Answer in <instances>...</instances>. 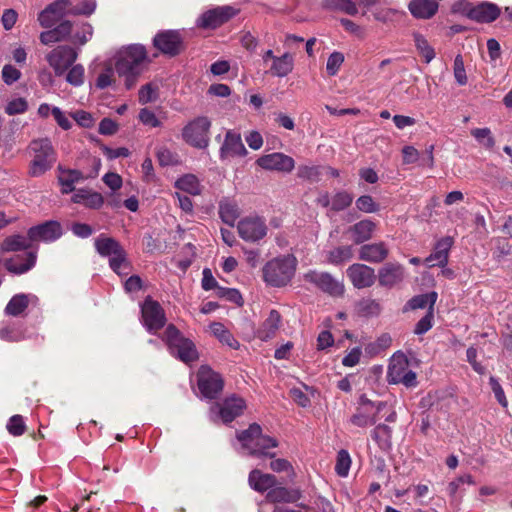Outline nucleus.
<instances>
[{"label": "nucleus", "mask_w": 512, "mask_h": 512, "mask_svg": "<svg viewBox=\"0 0 512 512\" xmlns=\"http://www.w3.org/2000/svg\"><path fill=\"white\" fill-rule=\"evenodd\" d=\"M353 201V197L346 191L337 192L331 201V208L334 211H341L349 207Z\"/></svg>", "instance_id": "603ef678"}, {"label": "nucleus", "mask_w": 512, "mask_h": 512, "mask_svg": "<svg viewBox=\"0 0 512 512\" xmlns=\"http://www.w3.org/2000/svg\"><path fill=\"white\" fill-rule=\"evenodd\" d=\"M211 330L214 336H216L220 342L226 344L232 349H238L240 343L234 338V336L225 328L221 323H213Z\"/></svg>", "instance_id": "4c0bfd02"}, {"label": "nucleus", "mask_w": 512, "mask_h": 512, "mask_svg": "<svg viewBox=\"0 0 512 512\" xmlns=\"http://www.w3.org/2000/svg\"><path fill=\"white\" fill-rule=\"evenodd\" d=\"M29 148L33 159L29 166V175L39 177L49 171L57 160L56 151L49 138H39L31 141Z\"/></svg>", "instance_id": "20e7f679"}, {"label": "nucleus", "mask_w": 512, "mask_h": 512, "mask_svg": "<svg viewBox=\"0 0 512 512\" xmlns=\"http://www.w3.org/2000/svg\"><path fill=\"white\" fill-rule=\"evenodd\" d=\"M281 324V315L277 310H271L268 317L259 327L256 336L262 341L272 339L278 331Z\"/></svg>", "instance_id": "a878e982"}, {"label": "nucleus", "mask_w": 512, "mask_h": 512, "mask_svg": "<svg viewBox=\"0 0 512 512\" xmlns=\"http://www.w3.org/2000/svg\"><path fill=\"white\" fill-rule=\"evenodd\" d=\"M28 108L27 101L24 98H16L8 102L5 112L8 115L24 113Z\"/></svg>", "instance_id": "69168bd1"}, {"label": "nucleus", "mask_w": 512, "mask_h": 512, "mask_svg": "<svg viewBox=\"0 0 512 512\" xmlns=\"http://www.w3.org/2000/svg\"><path fill=\"white\" fill-rule=\"evenodd\" d=\"M437 293L436 292H430L426 294H421L414 296L411 298L407 304L405 305L404 310H416V309H424L428 307V309L434 310V305L437 301Z\"/></svg>", "instance_id": "473e14b6"}, {"label": "nucleus", "mask_w": 512, "mask_h": 512, "mask_svg": "<svg viewBox=\"0 0 512 512\" xmlns=\"http://www.w3.org/2000/svg\"><path fill=\"white\" fill-rule=\"evenodd\" d=\"M109 265L111 269L118 275H127L129 270V262L126 258L124 249L121 253H118L109 258Z\"/></svg>", "instance_id": "49530a36"}, {"label": "nucleus", "mask_w": 512, "mask_h": 512, "mask_svg": "<svg viewBox=\"0 0 512 512\" xmlns=\"http://www.w3.org/2000/svg\"><path fill=\"white\" fill-rule=\"evenodd\" d=\"M148 62L147 51L141 44L121 47L114 56L115 71L124 78L126 89H132Z\"/></svg>", "instance_id": "f257e3e1"}, {"label": "nucleus", "mask_w": 512, "mask_h": 512, "mask_svg": "<svg viewBox=\"0 0 512 512\" xmlns=\"http://www.w3.org/2000/svg\"><path fill=\"white\" fill-rule=\"evenodd\" d=\"M376 224L369 220H361L349 228V232L352 234L353 241L356 244H361L369 240L375 230Z\"/></svg>", "instance_id": "c85d7f7f"}, {"label": "nucleus", "mask_w": 512, "mask_h": 512, "mask_svg": "<svg viewBox=\"0 0 512 512\" xmlns=\"http://www.w3.org/2000/svg\"><path fill=\"white\" fill-rule=\"evenodd\" d=\"M500 15V8L489 2H483L469 11V17L479 23H491Z\"/></svg>", "instance_id": "b1692460"}, {"label": "nucleus", "mask_w": 512, "mask_h": 512, "mask_svg": "<svg viewBox=\"0 0 512 512\" xmlns=\"http://www.w3.org/2000/svg\"><path fill=\"white\" fill-rule=\"evenodd\" d=\"M237 439L248 454L258 458H273L276 453L270 449L278 446L277 439L262 433L259 424L253 423L246 430L237 434Z\"/></svg>", "instance_id": "f03ea898"}, {"label": "nucleus", "mask_w": 512, "mask_h": 512, "mask_svg": "<svg viewBox=\"0 0 512 512\" xmlns=\"http://www.w3.org/2000/svg\"><path fill=\"white\" fill-rule=\"evenodd\" d=\"M58 172V181L63 194L73 192L75 184L83 179L82 172L76 169H65L62 166H58Z\"/></svg>", "instance_id": "cd10ccee"}, {"label": "nucleus", "mask_w": 512, "mask_h": 512, "mask_svg": "<svg viewBox=\"0 0 512 512\" xmlns=\"http://www.w3.org/2000/svg\"><path fill=\"white\" fill-rule=\"evenodd\" d=\"M354 250L351 245H343L333 248L326 254L327 262L332 265H340L353 258Z\"/></svg>", "instance_id": "72a5a7b5"}, {"label": "nucleus", "mask_w": 512, "mask_h": 512, "mask_svg": "<svg viewBox=\"0 0 512 512\" xmlns=\"http://www.w3.org/2000/svg\"><path fill=\"white\" fill-rule=\"evenodd\" d=\"M356 207L360 211L365 212V213H373V212L378 211V209H379L378 204L375 203L373 198L369 195L360 196L356 200Z\"/></svg>", "instance_id": "bf43d9fd"}, {"label": "nucleus", "mask_w": 512, "mask_h": 512, "mask_svg": "<svg viewBox=\"0 0 512 512\" xmlns=\"http://www.w3.org/2000/svg\"><path fill=\"white\" fill-rule=\"evenodd\" d=\"M344 62V55L341 52H333L328 57L326 70L328 75L335 76Z\"/></svg>", "instance_id": "5fc2aeb1"}, {"label": "nucleus", "mask_w": 512, "mask_h": 512, "mask_svg": "<svg viewBox=\"0 0 512 512\" xmlns=\"http://www.w3.org/2000/svg\"><path fill=\"white\" fill-rule=\"evenodd\" d=\"M198 388L202 395L214 399L223 389V379L208 366H201L198 373Z\"/></svg>", "instance_id": "9b49d317"}, {"label": "nucleus", "mask_w": 512, "mask_h": 512, "mask_svg": "<svg viewBox=\"0 0 512 512\" xmlns=\"http://www.w3.org/2000/svg\"><path fill=\"white\" fill-rule=\"evenodd\" d=\"M248 482L255 491L265 492L274 487L277 480L272 474H265L258 469H254L249 473Z\"/></svg>", "instance_id": "bb28decb"}, {"label": "nucleus", "mask_w": 512, "mask_h": 512, "mask_svg": "<svg viewBox=\"0 0 512 512\" xmlns=\"http://www.w3.org/2000/svg\"><path fill=\"white\" fill-rule=\"evenodd\" d=\"M36 252L18 254L5 261L6 269L14 274H23L34 267L36 263Z\"/></svg>", "instance_id": "4be33fe9"}, {"label": "nucleus", "mask_w": 512, "mask_h": 512, "mask_svg": "<svg viewBox=\"0 0 512 512\" xmlns=\"http://www.w3.org/2000/svg\"><path fill=\"white\" fill-rule=\"evenodd\" d=\"M346 274L357 289L371 287L377 278L372 267L360 263L350 265L346 270Z\"/></svg>", "instance_id": "dca6fc26"}, {"label": "nucleus", "mask_w": 512, "mask_h": 512, "mask_svg": "<svg viewBox=\"0 0 512 512\" xmlns=\"http://www.w3.org/2000/svg\"><path fill=\"white\" fill-rule=\"evenodd\" d=\"M237 12L238 10L230 5L218 6L204 12L199 17L197 24L201 28L215 29L229 21Z\"/></svg>", "instance_id": "ddd939ff"}, {"label": "nucleus", "mask_w": 512, "mask_h": 512, "mask_svg": "<svg viewBox=\"0 0 512 512\" xmlns=\"http://www.w3.org/2000/svg\"><path fill=\"white\" fill-rule=\"evenodd\" d=\"M219 215L224 223L233 227L239 217L238 206L228 201L221 202L219 205Z\"/></svg>", "instance_id": "58836bf2"}, {"label": "nucleus", "mask_w": 512, "mask_h": 512, "mask_svg": "<svg viewBox=\"0 0 512 512\" xmlns=\"http://www.w3.org/2000/svg\"><path fill=\"white\" fill-rule=\"evenodd\" d=\"M327 8L339 9L349 15H356L358 9L352 0H326Z\"/></svg>", "instance_id": "3c124183"}, {"label": "nucleus", "mask_w": 512, "mask_h": 512, "mask_svg": "<svg viewBox=\"0 0 512 512\" xmlns=\"http://www.w3.org/2000/svg\"><path fill=\"white\" fill-rule=\"evenodd\" d=\"M409 369L408 360L404 355H394L388 366L387 379L389 383L396 384V379L401 378Z\"/></svg>", "instance_id": "2f4dec72"}, {"label": "nucleus", "mask_w": 512, "mask_h": 512, "mask_svg": "<svg viewBox=\"0 0 512 512\" xmlns=\"http://www.w3.org/2000/svg\"><path fill=\"white\" fill-rule=\"evenodd\" d=\"M453 70L456 82L461 86L465 85L467 83V76L464 67V61L461 55H457L455 57Z\"/></svg>", "instance_id": "052dcab7"}, {"label": "nucleus", "mask_w": 512, "mask_h": 512, "mask_svg": "<svg viewBox=\"0 0 512 512\" xmlns=\"http://www.w3.org/2000/svg\"><path fill=\"white\" fill-rule=\"evenodd\" d=\"M93 36V27L90 23L84 22L80 26V30L74 35L76 42L80 45L86 44Z\"/></svg>", "instance_id": "338daca9"}, {"label": "nucleus", "mask_w": 512, "mask_h": 512, "mask_svg": "<svg viewBox=\"0 0 512 512\" xmlns=\"http://www.w3.org/2000/svg\"><path fill=\"white\" fill-rule=\"evenodd\" d=\"M433 320L434 311L433 309H428L426 315L416 323L414 333L416 335H422L429 331L433 326Z\"/></svg>", "instance_id": "6e6d98bb"}, {"label": "nucleus", "mask_w": 512, "mask_h": 512, "mask_svg": "<svg viewBox=\"0 0 512 512\" xmlns=\"http://www.w3.org/2000/svg\"><path fill=\"white\" fill-rule=\"evenodd\" d=\"M95 9H96L95 0H85L77 5H73L72 2L69 0V4L67 5V8L65 9V16L66 15L90 16L94 13Z\"/></svg>", "instance_id": "ea45409f"}, {"label": "nucleus", "mask_w": 512, "mask_h": 512, "mask_svg": "<svg viewBox=\"0 0 512 512\" xmlns=\"http://www.w3.org/2000/svg\"><path fill=\"white\" fill-rule=\"evenodd\" d=\"M256 163L262 169L282 173H290L295 168L294 159L281 152L263 155L257 159Z\"/></svg>", "instance_id": "4468645a"}, {"label": "nucleus", "mask_w": 512, "mask_h": 512, "mask_svg": "<svg viewBox=\"0 0 512 512\" xmlns=\"http://www.w3.org/2000/svg\"><path fill=\"white\" fill-rule=\"evenodd\" d=\"M298 261L292 254L277 256L269 260L262 269L264 282L272 287H284L293 279Z\"/></svg>", "instance_id": "7ed1b4c3"}, {"label": "nucleus", "mask_w": 512, "mask_h": 512, "mask_svg": "<svg viewBox=\"0 0 512 512\" xmlns=\"http://www.w3.org/2000/svg\"><path fill=\"white\" fill-rule=\"evenodd\" d=\"M25 423L21 415H14L9 419L7 430L14 436H20L25 432Z\"/></svg>", "instance_id": "13d9d810"}, {"label": "nucleus", "mask_w": 512, "mask_h": 512, "mask_svg": "<svg viewBox=\"0 0 512 512\" xmlns=\"http://www.w3.org/2000/svg\"><path fill=\"white\" fill-rule=\"evenodd\" d=\"M413 38L418 53L423 57L426 63H430L435 58L434 48L428 43L427 39L419 33H414Z\"/></svg>", "instance_id": "79ce46f5"}, {"label": "nucleus", "mask_w": 512, "mask_h": 512, "mask_svg": "<svg viewBox=\"0 0 512 512\" xmlns=\"http://www.w3.org/2000/svg\"><path fill=\"white\" fill-rule=\"evenodd\" d=\"M29 305V296L26 294L14 295L5 307V313L10 316H19Z\"/></svg>", "instance_id": "e433bc0d"}, {"label": "nucleus", "mask_w": 512, "mask_h": 512, "mask_svg": "<svg viewBox=\"0 0 512 512\" xmlns=\"http://www.w3.org/2000/svg\"><path fill=\"white\" fill-rule=\"evenodd\" d=\"M351 466V458L347 450L341 449L337 454L335 471L340 477H346Z\"/></svg>", "instance_id": "de8ad7c7"}, {"label": "nucleus", "mask_w": 512, "mask_h": 512, "mask_svg": "<svg viewBox=\"0 0 512 512\" xmlns=\"http://www.w3.org/2000/svg\"><path fill=\"white\" fill-rule=\"evenodd\" d=\"M392 429L386 424H379L371 431L372 439L380 447H388L391 444Z\"/></svg>", "instance_id": "c03bdc74"}, {"label": "nucleus", "mask_w": 512, "mask_h": 512, "mask_svg": "<svg viewBox=\"0 0 512 512\" xmlns=\"http://www.w3.org/2000/svg\"><path fill=\"white\" fill-rule=\"evenodd\" d=\"M297 175L301 179L317 182L320 180L321 167L320 166H299Z\"/></svg>", "instance_id": "864d4df0"}, {"label": "nucleus", "mask_w": 512, "mask_h": 512, "mask_svg": "<svg viewBox=\"0 0 512 512\" xmlns=\"http://www.w3.org/2000/svg\"><path fill=\"white\" fill-rule=\"evenodd\" d=\"M63 234V229L58 221L49 220L28 230L29 239L33 242H54Z\"/></svg>", "instance_id": "2eb2a0df"}, {"label": "nucleus", "mask_w": 512, "mask_h": 512, "mask_svg": "<svg viewBox=\"0 0 512 512\" xmlns=\"http://www.w3.org/2000/svg\"><path fill=\"white\" fill-rule=\"evenodd\" d=\"M512 246L507 238H497L494 250L495 258L500 261L503 257L511 254Z\"/></svg>", "instance_id": "0e129e2a"}, {"label": "nucleus", "mask_w": 512, "mask_h": 512, "mask_svg": "<svg viewBox=\"0 0 512 512\" xmlns=\"http://www.w3.org/2000/svg\"><path fill=\"white\" fill-rule=\"evenodd\" d=\"M211 121L206 116H200L188 122L182 129L183 140L192 147L205 149L210 142L209 132Z\"/></svg>", "instance_id": "423d86ee"}, {"label": "nucleus", "mask_w": 512, "mask_h": 512, "mask_svg": "<svg viewBox=\"0 0 512 512\" xmlns=\"http://www.w3.org/2000/svg\"><path fill=\"white\" fill-rule=\"evenodd\" d=\"M245 407L244 399L233 395L225 398L221 403H214L210 408V418L213 422L221 420L224 423H230L243 413Z\"/></svg>", "instance_id": "0eeeda50"}, {"label": "nucleus", "mask_w": 512, "mask_h": 512, "mask_svg": "<svg viewBox=\"0 0 512 512\" xmlns=\"http://www.w3.org/2000/svg\"><path fill=\"white\" fill-rule=\"evenodd\" d=\"M176 187L182 191H185L191 195H198L201 192L200 182L198 178L193 174H186L179 178L176 183Z\"/></svg>", "instance_id": "a19ab883"}, {"label": "nucleus", "mask_w": 512, "mask_h": 512, "mask_svg": "<svg viewBox=\"0 0 512 512\" xmlns=\"http://www.w3.org/2000/svg\"><path fill=\"white\" fill-rule=\"evenodd\" d=\"M85 79V69L81 64L72 65L66 74V81L75 86H81Z\"/></svg>", "instance_id": "8fccbe9b"}, {"label": "nucleus", "mask_w": 512, "mask_h": 512, "mask_svg": "<svg viewBox=\"0 0 512 512\" xmlns=\"http://www.w3.org/2000/svg\"><path fill=\"white\" fill-rule=\"evenodd\" d=\"M216 295L237 304H241L242 301V296L239 291L233 288L217 287Z\"/></svg>", "instance_id": "774afa93"}, {"label": "nucleus", "mask_w": 512, "mask_h": 512, "mask_svg": "<svg viewBox=\"0 0 512 512\" xmlns=\"http://www.w3.org/2000/svg\"><path fill=\"white\" fill-rule=\"evenodd\" d=\"M32 243L33 241L29 239L28 235L25 237L23 235L17 234L7 237L3 241L1 248L6 252L20 251L29 249Z\"/></svg>", "instance_id": "f704fd0d"}, {"label": "nucleus", "mask_w": 512, "mask_h": 512, "mask_svg": "<svg viewBox=\"0 0 512 512\" xmlns=\"http://www.w3.org/2000/svg\"><path fill=\"white\" fill-rule=\"evenodd\" d=\"M246 153L240 134L228 131L220 148V158L225 160L230 157L244 156Z\"/></svg>", "instance_id": "aec40b11"}, {"label": "nucleus", "mask_w": 512, "mask_h": 512, "mask_svg": "<svg viewBox=\"0 0 512 512\" xmlns=\"http://www.w3.org/2000/svg\"><path fill=\"white\" fill-rule=\"evenodd\" d=\"M96 251L104 257L111 258L112 256L121 253L123 250L122 246L114 238L100 235L95 239Z\"/></svg>", "instance_id": "7c9ffc66"}, {"label": "nucleus", "mask_w": 512, "mask_h": 512, "mask_svg": "<svg viewBox=\"0 0 512 512\" xmlns=\"http://www.w3.org/2000/svg\"><path fill=\"white\" fill-rule=\"evenodd\" d=\"M300 496L301 495L298 490H290L283 486H274L268 491L266 498L268 501L273 503H289L299 500Z\"/></svg>", "instance_id": "c756f323"}, {"label": "nucleus", "mask_w": 512, "mask_h": 512, "mask_svg": "<svg viewBox=\"0 0 512 512\" xmlns=\"http://www.w3.org/2000/svg\"><path fill=\"white\" fill-rule=\"evenodd\" d=\"M156 157L161 166H176L180 164V157L178 153L165 146L157 149Z\"/></svg>", "instance_id": "a18cd8bd"}, {"label": "nucleus", "mask_w": 512, "mask_h": 512, "mask_svg": "<svg viewBox=\"0 0 512 512\" xmlns=\"http://www.w3.org/2000/svg\"><path fill=\"white\" fill-rule=\"evenodd\" d=\"M409 11L418 19H430L439 7V0H411Z\"/></svg>", "instance_id": "393cba45"}, {"label": "nucleus", "mask_w": 512, "mask_h": 512, "mask_svg": "<svg viewBox=\"0 0 512 512\" xmlns=\"http://www.w3.org/2000/svg\"><path fill=\"white\" fill-rule=\"evenodd\" d=\"M77 51L68 45L54 48L46 55V60L53 68L56 76H62L77 60Z\"/></svg>", "instance_id": "9d476101"}, {"label": "nucleus", "mask_w": 512, "mask_h": 512, "mask_svg": "<svg viewBox=\"0 0 512 512\" xmlns=\"http://www.w3.org/2000/svg\"><path fill=\"white\" fill-rule=\"evenodd\" d=\"M389 254L384 242L362 245L359 249V259L370 263H381Z\"/></svg>", "instance_id": "412c9836"}, {"label": "nucleus", "mask_w": 512, "mask_h": 512, "mask_svg": "<svg viewBox=\"0 0 512 512\" xmlns=\"http://www.w3.org/2000/svg\"><path fill=\"white\" fill-rule=\"evenodd\" d=\"M489 384H490L491 390L493 391L494 396H495L497 402L503 408H507L508 407V401H507V398L505 396L504 390H503L501 384L499 383L498 379L496 377H494V376H490Z\"/></svg>", "instance_id": "4d7b16f0"}, {"label": "nucleus", "mask_w": 512, "mask_h": 512, "mask_svg": "<svg viewBox=\"0 0 512 512\" xmlns=\"http://www.w3.org/2000/svg\"><path fill=\"white\" fill-rule=\"evenodd\" d=\"M303 279L332 297H341L345 291L343 282L328 272L310 270L303 275Z\"/></svg>", "instance_id": "6e6552de"}, {"label": "nucleus", "mask_w": 512, "mask_h": 512, "mask_svg": "<svg viewBox=\"0 0 512 512\" xmlns=\"http://www.w3.org/2000/svg\"><path fill=\"white\" fill-rule=\"evenodd\" d=\"M379 285L392 288L401 283L405 278V269L399 263H386L378 270Z\"/></svg>", "instance_id": "a211bd4d"}, {"label": "nucleus", "mask_w": 512, "mask_h": 512, "mask_svg": "<svg viewBox=\"0 0 512 512\" xmlns=\"http://www.w3.org/2000/svg\"><path fill=\"white\" fill-rule=\"evenodd\" d=\"M138 96L141 104L153 102L157 98V88L152 84L143 85L139 90Z\"/></svg>", "instance_id": "e2e57ef3"}, {"label": "nucleus", "mask_w": 512, "mask_h": 512, "mask_svg": "<svg viewBox=\"0 0 512 512\" xmlns=\"http://www.w3.org/2000/svg\"><path fill=\"white\" fill-rule=\"evenodd\" d=\"M350 421L353 425L358 427L374 425L377 421L376 412L371 414L369 409L359 407L357 408L356 413L350 418Z\"/></svg>", "instance_id": "37998d69"}, {"label": "nucleus", "mask_w": 512, "mask_h": 512, "mask_svg": "<svg viewBox=\"0 0 512 512\" xmlns=\"http://www.w3.org/2000/svg\"><path fill=\"white\" fill-rule=\"evenodd\" d=\"M153 46L165 55L176 56L183 48V39L176 30H164L154 36Z\"/></svg>", "instance_id": "f8f14e48"}, {"label": "nucleus", "mask_w": 512, "mask_h": 512, "mask_svg": "<svg viewBox=\"0 0 512 512\" xmlns=\"http://www.w3.org/2000/svg\"><path fill=\"white\" fill-rule=\"evenodd\" d=\"M471 135L487 149H491L495 145V139L489 128H475L471 131Z\"/></svg>", "instance_id": "09e8293b"}, {"label": "nucleus", "mask_w": 512, "mask_h": 512, "mask_svg": "<svg viewBox=\"0 0 512 512\" xmlns=\"http://www.w3.org/2000/svg\"><path fill=\"white\" fill-rule=\"evenodd\" d=\"M452 246L451 238H443L435 245L434 251L425 259L428 267H445L448 263L449 250Z\"/></svg>", "instance_id": "5701e85b"}, {"label": "nucleus", "mask_w": 512, "mask_h": 512, "mask_svg": "<svg viewBox=\"0 0 512 512\" xmlns=\"http://www.w3.org/2000/svg\"><path fill=\"white\" fill-rule=\"evenodd\" d=\"M293 70V58L289 53L274 58L270 72L277 77H285Z\"/></svg>", "instance_id": "c9c22d12"}, {"label": "nucleus", "mask_w": 512, "mask_h": 512, "mask_svg": "<svg viewBox=\"0 0 512 512\" xmlns=\"http://www.w3.org/2000/svg\"><path fill=\"white\" fill-rule=\"evenodd\" d=\"M139 120L140 122L152 128L160 127L161 122L156 117L155 113L148 108H142L139 112Z\"/></svg>", "instance_id": "680f3d73"}, {"label": "nucleus", "mask_w": 512, "mask_h": 512, "mask_svg": "<svg viewBox=\"0 0 512 512\" xmlns=\"http://www.w3.org/2000/svg\"><path fill=\"white\" fill-rule=\"evenodd\" d=\"M69 4V0H56L49 4L38 15V22L44 28L53 27L58 21L65 16V9Z\"/></svg>", "instance_id": "6ab92c4d"}, {"label": "nucleus", "mask_w": 512, "mask_h": 512, "mask_svg": "<svg viewBox=\"0 0 512 512\" xmlns=\"http://www.w3.org/2000/svg\"><path fill=\"white\" fill-rule=\"evenodd\" d=\"M239 236L246 242H258L267 235L268 227L264 218L253 215L247 216L238 222Z\"/></svg>", "instance_id": "1a4fd4ad"}, {"label": "nucleus", "mask_w": 512, "mask_h": 512, "mask_svg": "<svg viewBox=\"0 0 512 512\" xmlns=\"http://www.w3.org/2000/svg\"><path fill=\"white\" fill-rule=\"evenodd\" d=\"M164 340L172 355L185 364H190L199 358V353L192 340L184 337L172 324L164 332Z\"/></svg>", "instance_id": "39448f33"}, {"label": "nucleus", "mask_w": 512, "mask_h": 512, "mask_svg": "<svg viewBox=\"0 0 512 512\" xmlns=\"http://www.w3.org/2000/svg\"><path fill=\"white\" fill-rule=\"evenodd\" d=\"M142 317L149 331L161 329L166 322L163 308L150 298H147L142 306Z\"/></svg>", "instance_id": "f3484780"}]
</instances>
